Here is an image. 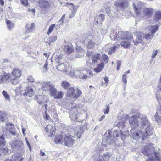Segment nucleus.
<instances>
[{
    "instance_id": "nucleus-1",
    "label": "nucleus",
    "mask_w": 161,
    "mask_h": 161,
    "mask_svg": "<svg viewBox=\"0 0 161 161\" xmlns=\"http://www.w3.org/2000/svg\"><path fill=\"white\" fill-rule=\"evenodd\" d=\"M21 75V70L18 68H15L13 69L12 74L6 72H3L1 76L0 83L4 81L10 83L12 85H15L19 82V78Z\"/></svg>"
},
{
    "instance_id": "nucleus-2",
    "label": "nucleus",
    "mask_w": 161,
    "mask_h": 161,
    "mask_svg": "<svg viewBox=\"0 0 161 161\" xmlns=\"http://www.w3.org/2000/svg\"><path fill=\"white\" fill-rule=\"evenodd\" d=\"M139 128L142 129L143 130L145 128L144 127L147 126L142 136L143 139H146L148 136L152 135L153 133L152 128L150 126L148 120L145 116H141L140 114Z\"/></svg>"
},
{
    "instance_id": "nucleus-3",
    "label": "nucleus",
    "mask_w": 161,
    "mask_h": 161,
    "mask_svg": "<svg viewBox=\"0 0 161 161\" xmlns=\"http://www.w3.org/2000/svg\"><path fill=\"white\" fill-rule=\"evenodd\" d=\"M154 150V147L153 145L149 144L147 147H142L141 152L145 156L149 157L150 155H153ZM154 155L155 157L153 156H151L150 158L147 159L146 161H155V159H157L158 161H161V158L160 157H157L156 154H154Z\"/></svg>"
},
{
    "instance_id": "nucleus-4",
    "label": "nucleus",
    "mask_w": 161,
    "mask_h": 161,
    "mask_svg": "<svg viewBox=\"0 0 161 161\" xmlns=\"http://www.w3.org/2000/svg\"><path fill=\"white\" fill-rule=\"evenodd\" d=\"M10 145L12 149L15 152L22 151L24 149L23 144L21 140H14L11 142Z\"/></svg>"
},
{
    "instance_id": "nucleus-5",
    "label": "nucleus",
    "mask_w": 161,
    "mask_h": 161,
    "mask_svg": "<svg viewBox=\"0 0 161 161\" xmlns=\"http://www.w3.org/2000/svg\"><path fill=\"white\" fill-rule=\"evenodd\" d=\"M129 120L130 125L133 129H135L137 127L139 128V114L131 117L129 119Z\"/></svg>"
},
{
    "instance_id": "nucleus-6",
    "label": "nucleus",
    "mask_w": 161,
    "mask_h": 161,
    "mask_svg": "<svg viewBox=\"0 0 161 161\" xmlns=\"http://www.w3.org/2000/svg\"><path fill=\"white\" fill-rule=\"evenodd\" d=\"M114 5L117 9H125L129 5L128 0H118L114 3Z\"/></svg>"
},
{
    "instance_id": "nucleus-7",
    "label": "nucleus",
    "mask_w": 161,
    "mask_h": 161,
    "mask_svg": "<svg viewBox=\"0 0 161 161\" xmlns=\"http://www.w3.org/2000/svg\"><path fill=\"white\" fill-rule=\"evenodd\" d=\"M131 133V136L132 138L135 140H137L140 139L142 137V136L143 135L144 131H143L142 129L141 130H138L136 131L134 129H132L130 130Z\"/></svg>"
},
{
    "instance_id": "nucleus-8",
    "label": "nucleus",
    "mask_w": 161,
    "mask_h": 161,
    "mask_svg": "<svg viewBox=\"0 0 161 161\" xmlns=\"http://www.w3.org/2000/svg\"><path fill=\"white\" fill-rule=\"evenodd\" d=\"M75 91L73 87H70L68 89L67 94L68 95L69 97H71L74 98H77L82 94L81 91L78 89H77L76 92V93L74 95L75 92Z\"/></svg>"
},
{
    "instance_id": "nucleus-9",
    "label": "nucleus",
    "mask_w": 161,
    "mask_h": 161,
    "mask_svg": "<svg viewBox=\"0 0 161 161\" xmlns=\"http://www.w3.org/2000/svg\"><path fill=\"white\" fill-rule=\"evenodd\" d=\"M143 6V3L140 1H136L133 3V8L136 14L138 15L140 14L142 11Z\"/></svg>"
},
{
    "instance_id": "nucleus-10",
    "label": "nucleus",
    "mask_w": 161,
    "mask_h": 161,
    "mask_svg": "<svg viewBox=\"0 0 161 161\" xmlns=\"http://www.w3.org/2000/svg\"><path fill=\"white\" fill-rule=\"evenodd\" d=\"M135 34L136 37L137 41H133V42L135 45H137L144 40V34L140 31H137L135 33Z\"/></svg>"
},
{
    "instance_id": "nucleus-11",
    "label": "nucleus",
    "mask_w": 161,
    "mask_h": 161,
    "mask_svg": "<svg viewBox=\"0 0 161 161\" xmlns=\"http://www.w3.org/2000/svg\"><path fill=\"white\" fill-rule=\"evenodd\" d=\"M74 140L71 136L69 134L66 135L64 137L63 142L65 145L68 147H71L73 144Z\"/></svg>"
},
{
    "instance_id": "nucleus-12",
    "label": "nucleus",
    "mask_w": 161,
    "mask_h": 161,
    "mask_svg": "<svg viewBox=\"0 0 161 161\" xmlns=\"http://www.w3.org/2000/svg\"><path fill=\"white\" fill-rule=\"evenodd\" d=\"M53 0H40L38 3V5L41 8H43L48 7L52 3Z\"/></svg>"
},
{
    "instance_id": "nucleus-13",
    "label": "nucleus",
    "mask_w": 161,
    "mask_h": 161,
    "mask_svg": "<svg viewBox=\"0 0 161 161\" xmlns=\"http://www.w3.org/2000/svg\"><path fill=\"white\" fill-rule=\"evenodd\" d=\"M75 75L76 77H78L82 79H86L87 78L86 74L84 75L82 70H78L75 71Z\"/></svg>"
},
{
    "instance_id": "nucleus-14",
    "label": "nucleus",
    "mask_w": 161,
    "mask_h": 161,
    "mask_svg": "<svg viewBox=\"0 0 161 161\" xmlns=\"http://www.w3.org/2000/svg\"><path fill=\"white\" fill-rule=\"evenodd\" d=\"M22 94L24 96H27L29 97H32L34 94L33 89L31 87H27L25 92Z\"/></svg>"
},
{
    "instance_id": "nucleus-15",
    "label": "nucleus",
    "mask_w": 161,
    "mask_h": 161,
    "mask_svg": "<svg viewBox=\"0 0 161 161\" xmlns=\"http://www.w3.org/2000/svg\"><path fill=\"white\" fill-rule=\"evenodd\" d=\"M103 158L104 161H111L112 160L113 156L110 152H105L103 154Z\"/></svg>"
},
{
    "instance_id": "nucleus-16",
    "label": "nucleus",
    "mask_w": 161,
    "mask_h": 161,
    "mask_svg": "<svg viewBox=\"0 0 161 161\" xmlns=\"http://www.w3.org/2000/svg\"><path fill=\"white\" fill-rule=\"evenodd\" d=\"M46 130L47 132H50L51 136L55 134V127L53 125L51 124H50L47 125L46 128Z\"/></svg>"
},
{
    "instance_id": "nucleus-17",
    "label": "nucleus",
    "mask_w": 161,
    "mask_h": 161,
    "mask_svg": "<svg viewBox=\"0 0 161 161\" xmlns=\"http://www.w3.org/2000/svg\"><path fill=\"white\" fill-rule=\"evenodd\" d=\"M101 57V54L100 53H97L96 54H93L92 55V58L91 59L92 63H97L99 62L100 61Z\"/></svg>"
},
{
    "instance_id": "nucleus-18",
    "label": "nucleus",
    "mask_w": 161,
    "mask_h": 161,
    "mask_svg": "<svg viewBox=\"0 0 161 161\" xmlns=\"http://www.w3.org/2000/svg\"><path fill=\"white\" fill-rule=\"evenodd\" d=\"M119 34L120 35V36L119 37L122 40H128L131 41L133 40V37L132 36H128L127 34L124 32H121L119 33Z\"/></svg>"
},
{
    "instance_id": "nucleus-19",
    "label": "nucleus",
    "mask_w": 161,
    "mask_h": 161,
    "mask_svg": "<svg viewBox=\"0 0 161 161\" xmlns=\"http://www.w3.org/2000/svg\"><path fill=\"white\" fill-rule=\"evenodd\" d=\"M56 67L57 69L61 71L67 72V66L65 64L61 63L60 64H56Z\"/></svg>"
},
{
    "instance_id": "nucleus-20",
    "label": "nucleus",
    "mask_w": 161,
    "mask_h": 161,
    "mask_svg": "<svg viewBox=\"0 0 161 161\" xmlns=\"http://www.w3.org/2000/svg\"><path fill=\"white\" fill-rule=\"evenodd\" d=\"M52 85L50 82H44L42 84V89L45 91L49 90L53 86Z\"/></svg>"
},
{
    "instance_id": "nucleus-21",
    "label": "nucleus",
    "mask_w": 161,
    "mask_h": 161,
    "mask_svg": "<svg viewBox=\"0 0 161 161\" xmlns=\"http://www.w3.org/2000/svg\"><path fill=\"white\" fill-rule=\"evenodd\" d=\"M64 137L61 135H56L54 141L57 144H61L63 142Z\"/></svg>"
},
{
    "instance_id": "nucleus-22",
    "label": "nucleus",
    "mask_w": 161,
    "mask_h": 161,
    "mask_svg": "<svg viewBox=\"0 0 161 161\" xmlns=\"http://www.w3.org/2000/svg\"><path fill=\"white\" fill-rule=\"evenodd\" d=\"M73 51V47L72 46H65L64 48V51L65 54L68 55L69 54Z\"/></svg>"
},
{
    "instance_id": "nucleus-23",
    "label": "nucleus",
    "mask_w": 161,
    "mask_h": 161,
    "mask_svg": "<svg viewBox=\"0 0 161 161\" xmlns=\"http://www.w3.org/2000/svg\"><path fill=\"white\" fill-rule=\"evenodd\" d=\"M35 25L34 23H29L27 24L26 25V33H28L32 32L33 29L34 28Z\"/></svg>"
},
{
    "instance_id": "nucleus-24",
    "label": "nucleus",
    "mask_w": 161,
    "mask_h": 161,
    "mask_svg": "<svg viewBox=\"0 0 161 161\" xmlns=\"http://www.w3.org/2000/svg\"><path fill=\"white\" fill-rule=\"evenodd\" d=\"M76 131L75 135L78 138L80 139L81 134L84 132V130L83 128L80 126H77L76 128Z\"/></svg>"
},
{
    "instance_id": "nucleus-25",
    "label": "nucleus",
    "mask_w": 161,
    "mask_h": 161,
    "mask_svg": "<svg viewBox=\"0 0 161 161\" xmlns=\"http://www.w3.org/2000/svg\"><path fill=\"white\" fill-rule=\"evenodd\" d=\"M22 154L17 153L12 156V159L15 161H22L23 160Z\"/></svg>"
},
{
    "instance_id": "nucleus-26",
    "label": "nucleus",
    "mask_w": 161,
    "mask_h": 161,
    "mask_svg": "<svg viewBox=\"0 0 161 161\" xmlns=\"http://www.w3.org/2000/svg\"><path fill=\"white\" fill-rule=\"evenodd\" d=\"M105 19L104 15L103 14H100L97 16L96 18L95 19L96 23L97 24L101 23L104 21Z\"/></svg>"
},
{
    "instance_id": "nucleus-27",
    "label": "nucleus",
    "mask_w": 161,
    "mask_h": 161,
    "mask_svg": "<svg viewBox=\"0 0 161 161\" xmlns=\"http://www.w3.org/2000/svg\"><path fill=\"white\" fill-rule=\"evenodd\" d=\"M132 40H125L121 42L120 44L125 48H127L129 47L130 46V43Z\"/></svg>"
},
{
    "instance_id": "nucleus-28",
    "label": "nucleus",
    "mask_w": 161,
    "mask_h": 161,
    "mask_svg": "<svg viewBox=\"0 0 161 161\" xmlns=\"http://www.w3.org/2000/svg\"><path fill=\"white\" fill-rule=\"evenodd\" d=\"M108 58L106 54H101L100 57V61L101 63H104V65L107 64L108 63Z\"/></svg>"
},
{
    "instance_id": "nucleus-29",
    "label": "nucleus",
    "mask_w": 161,
    "mask_h": 161,
    "mask_svg": "<svg viewBox=\"0 0 161 161\" xmlns=\"http://www.w3.org/2000/svg\"><path fill=\"white\" fill-rule=\"evenodd\" d=\"M143 14L147 16H151L153 13L152 9L149 8H145L143 9Z\"/></svg>"
},
{
    "instance_id": "nucleus-30",
    "label": "nucleus",
    "mask_w": 161,
    "mask_h": 161,
    "mask_svg": "<svg viewBox=\"0 0 161 161\" xmlns=\"http://www.w3.org/2000/svg\"><path fill=\"white\" fill-rule=\"evenodd\" d=\"M104 67V63H100V64H98L97 67H96L93 69V70L94 72L96 73L100 72L102 71Z\"/></svg>"
},
{
    "instance_id": "nucleus-31",
    "label": "nucleus",
    "mask_w": 161,
    "mask_h": 161,
    "mask_svg": "<svg viewBox=\"0 0 161 161\" xmlns=\"http://www.w3.org/2000/svg\"><path fill=\"white\" fill-rule=\"evenodd\" d=\"M155 121L159 125H161V112H157L155 115Z\"/></svg>"
},
{
    "instance_id": "nucleus-32",
    "label": "nucleus",
    "mask_w": 161,
    "mask_h": 161,
    "mask_svg": "<svg viewBox=\"0 0 161 161\" xmlns=\"http://www.w3.org/2000/svg\"><path fill=\"white\" fill-rule=\"evenodd\" d=\"M159 27L158 25L152 26L149 28V31L152 34H154L158 30Z\"/></svg>"
},
{
    "instance_id": "nucleus-33",
    "label": "nucleus",
    "mask_w": 161,
    "mask_h": 161,
    "mask_svg": "<svg viewBox=\"0 0 161 161\" xmlns=\"http://www.w3.org/2000/svg\"><path fill=\"white\" fill-rule=\"evenodd\" d=\"M114 136L116 137H120L121 139H122L123 137V133L122 132L121 130H115L114 133Z\"/></svg>"
},
{
    "instance_id": "nucleus-34",
    "label": "nucleus",
    "mask_w": 161,
    "mask_h": 161,
    "mask_svg": "<svg viewBox=\"0 0 161 161\" xmlns=\"http://www.w3.org/2000/svg\"><path fill=\"white\" fill-rule=\"evenodd\" d=\"M3 147H0V155H5L8 153V149L7 147L3 148Z\"/></svg>"
},
{
    "instance_id": "nucleus-35",
    "label": "nucleus",
    "mask_w": 161,
    "mask_h": 161,
    "mask_svg": "<svg viewBox=\"0 0 161 161\" xmlns=\"http://www.w3.org/2000/svg\"><path fill=\"white\" fill-rule=\"evenodd\" d=\"M126 122L125 120H121L119 121L116 124V125L120 129V128H123L125 127V124Z\"/></svg>"
},
{
    "instance_id": "nucleus-36",
    "label": "nucleus",
    "mask_w": 161,
    "mask_h": 161,
    "mask_svg": "<svg viewBox=\"0 0 161 161\" xmlns=\"http://www.w3.org/2000/svg\"><path fill=\"white\" fill-rule=\"evenodd\" d=\"M63 55L62 54H57L55 58V60L56 64H59L60 62L62 61Z\"/></svg>"
},
{
    "instance_id": "nucleus-37",
    "label": "nucleus",
    "mask_w": 161,
    "mask_h": 161,
    "mask_svg": "<svg viewBox=\"0 0 161 161\" xmlns=\"http://www.w3.org/2000/svg\"><path fill=\"white\" fill-rule=\"evenodd\" d=\"M7 118V115L4 113L0 111V122H4Z\"/></svg>"
},
{
    "instance_id": "nucleus-38",
    "label": "nucleus",
    "mask_w": 161,
    "mask_h": 161,
    "mask_svg": "<svg viewBox=\"0 0 161 161\" xmlns=\"http://www.w3.org/2000/svg\"><path fill=\"white\" fill-rule=\"evenodd\" d=\"M37 99V102L39 104H44L46 101L44 99V97L43 96L39 95L38 96Z\"/></svg>"
},
{
    "instance_id": "nucleus-39",
    "label": "nucleus",
    "mask_w": 161,
    "mask_h": 161,
    "mask_svg": "<svg viewBox=\"0 0 161 161\" xmlns=\"http://www.w3.org/2000/svg\"><path fill=\"white\" fill-rule=\"evenodd\" d=\"M154 19L156 21H158L161 18V12L160 11H157L154 14Z\"/></svg>"
},
{
    "instance_id": "nucleus-40",
    "label": "nucleus",
    "mask_w": 161,
    "mask_h": 161,
    "mask_svg": "<svg viewBox=\"0 0 161 161\" xmlns=\"http://www.w3.org/2000/svg\"><path fill=\"white\" fill-rule=\"evenodd\" d=\"M50 91V94L51 96H55L56 95L57 91V90L54 88V86L53 85L52 87L49 90Z\"/></svg>"
},
{
    "instance_id": "nucleus-41",
    "label": "nucleus",
    "mask_w": 161,
    "mask_h": 161,
    "mask_svg": "<svg viewBox=\"0 0 161 161\" xmlns=\"http://www.w3.org/2000/svg\"><path fill=\"white\" fill-rule=\"evenodd\" d=\"M154 35L151 33L150 34L149 33H146L144 34V39H145L147 40H149L152 39Z\"/></svg>"
},
{
    "instance_id": "nucleus-42",
    "label": "nucleus",
    "mask_w": 161,
    "mask_h": 161,
    "mask_svg": "<svg viewBox=\"0 0 161 161\" xmlns=\"http://www.w3.org/2000/svg\"><path fill=\"white\" fill-rule=\"evenodd\" d=\"M2 94L4 96L5 99L6 100L10 101V96L8 94L7 92L5 90H3L2 91Z\"/></svg>"
},
{
    "instance_id": "nucleus-43",
    "label": "nucleus",
    "mask_w": 161,
    "mask_h": 161,
    "mask_svg": "<svg viewBox=\"0 0 161 161\" xmlns=\"http://www.w3.org/2000/svg\"><path fill=\"white\" fill-rule=\"evenodd\" d=\"M6 23L7 28L9 30H10L13 28L14 26V24L12 22H11V21L9 20H7Z\"/></svg>"
},
{
    "instance_id": "nucleus-44",
    "label": "nucleus",
    "mask_w": 161,
    "mask_h": 161,
    "mask_svg": "<svg viewBox=\"0 0 161 161\" xmlns=\"http://www.w3.org/2000/svg\"><path fill=\"white\" fill-rule=\"evenodd\" d=\"M77 50L79 52L81 53L80 55H78L76 56V58H79L81 57L84 54V50L80 47H78L76 48Z\"/></svg>"
},
{
    "instance_id": "nucleus-45",
    "label": "nucleus",
    "mask_w": 161,
    "mask_h": 161,
    "mask_svg": "<svg viewBox=\"0 0 161 161\" xmlns=\"http://www.w3.org/2000/svg\"><path fill=\"white\" fill-rule=\"evenodd\" d=\"M70 84L69 83L66 81H64L62 82L61 86L62 87L65 89H67L70 86Z\"/></svg>"
},
{
    "instance_id": "nucleus-46",
    "label": "nucleus",
    "mask_w": 161,
    "mask_h": 161,
    "mask_svg": "<svg viewBox=\"0 0 161 161\" xmlns=\"http://www.w3.org/2000/svg\"><path fill=\"white\" fill-rule=\"evenodd\" d=\"M6 144L5 138L3 136H0V147H3Z\"/></svg>"
},
{
    "instance_id": "nucleus-47",
    "label": "nucleus",
    "mask_w": 161,
    "mask_h": 161,
    "mask_svg": "<svg viewBox=\"0 0 161 161\" xmlns=\"http://www.w3.org/2000/svg\"><path fill=\"white\" fill-rule=\"evenodd\" d=\"M8 63L7 62H4L0 64V68L3 69H4L8 67Z\"/></svg>"
},
{
    "instance_id": "nucleus-48",
    "label": "nucleus",
    "mask_w": 161,
    "mask_h": 161,
    "mask_svg": "<svg viewBox=\"0 0 161 161\" xmlns=\"http://www.w3.org/2000/svg\"><path fill=\"white\" fill-rule=\"evenodd\" d=\"M57 39V36L56 35H53L49 38V44H50L54 42Z\"/></svg>"
},
{
    "instance_id": "nucleus-49",
    "label": "nucleus",
    "mask_w": 161,
    "mask_h": 161,
    "mask_svg": "<svg viewBox=\"0 0 161 161\" xmlns=\"http://www.w3.org/2000/svg\"><path fill=\"white\" fill-rule=\"evenodd\" d=\"M63 97V93L61 92H58V93H56L55 95L54 98L55 99H60Z\"/></svg>"
},
{
    "instance_id": "nucleus-50",
    "label": "nucleus",
    "mask_w": 161,
    "mask_h": 161,
    "mask_svg": "<svg viewBox=\"0 0 161 161\" xmlns=\"http://www.w3.org/2000/svg\"><path fill=\"white\" fill-rule=\"evenodd\" d=\"M55 26V24H53L50 25L47 31V34L48 35H49L50 33L53 31Z\"/></svg>"
},
{
    "instance_id": "nucleus-51",
    "label": "nucleus",
    "mask_w": 161,
    "mask_h": 161,
    "mask_svg": "<svg viewBox=\"0 0 161 161\" xmlns=\"http://www.w3.org/2000/svg\"><path fill=\"white\" fill-rule=\"evenodd\" d=\"M158 90L159 91L158 93V94H156V98L159 103H161V91L159 90Z\"/></svg>"
},
{
    "instance_id": "nucleus-52",
    "label": "nucleus",
    "mask_w": 161,
    "mask_h": 161,
    "mask_svg": "<svg viewBox=\"0 0 161 161\" xmlns=\"http://www.w3.org/2000/svg\"><path fill=\"white\" fill-rule=\"evenodd\" d=\"M78 115V114H76L75 115V116L74 117V116H75L73 115V114H72L71 113H70V117L71 119L72 120H75V121H79L77 119V115Z\"/></svg>"
},
{
    "instance_id": "nucleus-53",
    "label": "nucleus",
    "mask_w": 161,
    "mask_h": 161,
    "mask_svg": "<svg viewBox=\"0 0 161 161\" xmlns=\"http://www.w3.org/2000/svg\"><path fill=\"white\" fill-rule=\"evenodd\" d=\"M120 46V45L119 44H117V46H114L113 47H112L111 49L109 51L108 54H111L112 53L114 52L115 51V50L116 48L117 47H118Z\"/></svg>"
},
{
    "instance_id": "nucleus-54",
    "label": "nucleus",
    "mask_w": 161,
    "mask_h": 161,
    "mask_svg": "<svg viewBox=\"0 0 161 161\" xmlns=\"http://www.w3.org/2000/svg\"><path fill=\"white\" fill-rule=\"evenodd\" d=\"M95 44V43L93 41L91 40H90L88 42L87 47L89 49L92 48L94 47Z\"/></svg>"
},
{
    "instance_id": "nucleus-55",
    "label": "nucleus",
    "mask_w": 161,
    "mask_h": 161,
    "mask_svg": "<svg viewBox=\"0 0 161 161\" xmlns=\"http://www.w3.org/2000/svg\"><path fill=\"white\" fill-rule=\"evenodd\" d=\"M10 133L14 136H15L16 134V132L15 130V129L13 125L11 126V129L9 130Z\"/></svg>"
},
{
    "instance_id": "nucleus-56",
    "label": "nucleus",
    "mask_w": 161,
    "mask_h": 161,
    "mask_svg": "<svg viewBox=\"0 0 161 161\" xmlns=\"http://www.w3.org/2000/svg\"><path fill=\"white\" fill-rule=\"evenodd\" d=\"M126 73H125L122 76V81L124 84L127 83Z\"/></svg>"
},
{
    "instance_id": "nucleus-57",
    "label": "nucleus",
    "mask_w": 161,
    "mask_h": 161,
    "mask_svg": "<svg viewBox=\"0 0 161 161\" xmlns=\"http://www.w3.org/2000/svg\"><path fill=\"white\" fill-rule=\"evenodd\" d=\"M27 80L28 82H33L34 81V79L31 76H29L27 78Z\"/></svg>"
},
{
    "instance_id": "nucleus-58",
    "label": "nucleus",
    "mask_w": 161,
    "mask_h": 161,
    "mask_svg": "<svg viewBox=\"0 0 161 161\" xmlns=\"http://www.w3.org/2000/svg\"><path fill=\"white\" fill-rule=\"evenodd\" d=\"M121 64V62L120 60H117V70H119V69Z\"/></svg>"
},
{
    "instance_id": "nucleus-59",
    "label": "nucleus",
    "mask_w": 161,
    "mask_h": 161,
    "mask_svg": "<svg viewBox=\"0 0 161 161\" xmlns=\"http://www.w3.org/2000/svg\"><path fill=\"white\" fill-rule=\"evenodd\" d=\"M158 53V51L157 50L153 51L152 55V58H154Z\"/></svg>"
},
{
    "instance_id": "nucleus-60",
    "label": "nucleus",
    "mask_w": 161,
    "mask_h": 161,
    "mask_svg": "<svg viewBox=\"0 0 161 161\" xmlns=\"http://www.w3.org/2000/svg\"><path fill=\"white\" fill-rule=\"evenodd\" d=\"M107 108L104 109L103 112L105 114H108L109 111V105L107 106Z\"/></svg>"
},
{
    "instance_id": "nucleus-61",
    "label": "nucleus",
    "mask_w": 161,
    "mask_h": 161,
    "mask_svg": "<svg viewBox=\"0 0 161 161\" xmlns=\"http://www.w3.org/2000/svg\"><path fill=\"white\" fill-rule=\"evenodd\" d=\"M21 3L25 6H26L28 4V2L27 0H21Z\"/></svg>"
},
{
    "instance_id": "nucleus-62",
    "label": "nucleus",
    "mask_w": 161,
    "mask_h": 161,
    "mask_svg": "<svg viewBox=\"0 0 161 161\" xmlns=\"http://www.w3.org/2000/svg\"><path fill=\"white\" fill-rule=\"evenodd\" d=\"M107 7H105V8H106V10H105V11H106V13H107V14H109L110 12H111V10H110V8L109 7H108V6H107Z\"/></svg>"
},
{
    "instance_id": "nucleus-63",
    "label": "nucleus",
    "mask_w": 161,
    "mask_h": 161,
    "mask_svg": "<svg viewBox=\"0 0 161 161\" xmlns=\"http://www.w3.org/2000/svg\"><path fill=\"white\" fill-rule=\"evenodd\" d=\"M86 62V65L87 66H88L89 67H91V63L90 62V60L89 59L87 60Z\"/></svg>"
},
{
    "instance_id": "nucleus-64",
    "label": "nucleus",
    "mask_w": 161,
    "mask_h": 161,
    "mask_svg": "<svg viewBox=\"0 0 161 161\" xmlns=\"http://www.w3.org/2000/svg\"><path fill=\"white\" fill-rule=\"evenodd\" d=\"M160 83L158 85V90H160L161 91V75L160 79Z\"/></svg>"
}]
</instances>
